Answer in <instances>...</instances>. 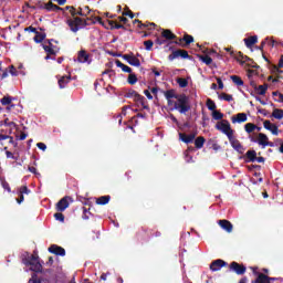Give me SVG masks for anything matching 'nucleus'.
Masks as SVG:
<instances>
[{"instance_id":"nucleus-1","label":"nucleus","mask_w":283,"mask_h":283,"mask_svg":"<svg viewBox=\"0 0 283 283\" xmlns=\"http://www.w3.org/2000/svg\"><path fill=\"white\" fill-rule=\"evenodd\" d=\"M71 15L73 19H69L66 21L71 32H78L81 29L86 28V25H90L91 23H94V21L87 19H83L80 17H76V9L73 7L71 8Z\"/></svg>"},{"instance_id":"nucleus-2","label":"nucleus","mask_w":283,"mask_h":283,"mask_svg":"<svg viewBox=\"0 0 283 283\" xmlns=\"http://www.w3.org/2000/svg\"><path fill=\"white\" fill-rule=\"evenodd\" d=\"M22 262L25 266H30V271H33V273H52V270L43 271V264H41L39 255L36 254H31L30 256L24 258Z\"/></svg>"},{"instance_id":"nucleus-3","label":"nucleus","mask_w":283,"mask_h":283,"mask_svg":"<svg viewBox=\"0 0 283 283\" xmlns=\"http://www.w3.org/2000/svg\"><path fill=\"white\" fill-rule=\"evenodd\" d=\"M175 109H178L179 114H187L191 109L189 105V97L185 94H180L175 103Z\"/></svg>"},{"instance_id":"nucleus-4","label":"nucleus","mask_w":283,"mask_h":283,"mask_svg":"<svg viewBox=\"0 0 283 283\" xmlns=\"http://www.w3.org/2000/svg\"><path fill=\"white\" fill-rule=\"evenodd\" d=\"M216 129L222 132V134H224L228 138H231V136H233V129H231V124L227 119L218 122L216 124Z\"/></svg>"},{"instance_id":"nucleus-5","label":"nucleus","mask_w":283,"mask_h":283,"mask_svg":"<svg viewBox=\"0 0 283 283\" xmlns=\"http://www.w3.org/2000/svg\"><path fill=\"white\" fill-rule=\"evenodd\" d=\"M169 50L172 52H171V54L168 55V61H176V59L191 60L189 52H187L186 50H182V49L174 50V46H169Z\"/></svg>"},{"instance_id":"nucleus-6","label":"nucleus","mask_w":283,"mask_h":283,"mask_svg":"<svg viewBox=\"0 0 283 283\" xmlns=\"http://www.w3.org/2000/svg\"><path fill=\"white\" fill-rule=\"evenodd\" d=\"M125 98H134L135 103H139L144 106V109H147V106H145V96L138 94L135 90H129L125 94Z\"/></svg>"},{"instance_id":"nucleus-7","label":"nucleus","mask_w":283,"mask_h":283,"mask_svg":"<svg viewBox=\"0 0 283 283\" xmlns=\"http://www.w3.org/2000/svg\"><path fill=\"white\" fill-rule=\"evenodd\" d=\"M102 25L106 30H127V27H125V24L117 23L116 21H113V20H104L102 22Z\"/></svg>"},{"instance_id":"nucleus-8","label":"nucleus","mask_w":283,"mask_h":283,"mask_svg":"<svg viewBox=\"0 0 283 283\" xmlns=\"http://www.w3.org/2000/svg\"><path fill=\"white\" fill-rule=\"evenodd\" d=\"M229 270L235 273L237 275H244V273H247V266L235 261L230 263Z\"/></svg>"},{"instance_id":"nucleus-9","label":"nucleus","mask_w":283,"mask_h":283,"mask_svg":"<svg viewBox=\"0 0 283 283\" xmlns=\"http://www.w3.org/2000/svg\"><path fill=\"white\" fill-rule=\"evenodd\" d=\"M52 41L54 40H48L49 44H43V50L46 52L45 60L48 61L50 56H56V46L52 44Z\"/></svg>"},{"instance_id":"nucleus-10","label":"nucleus","mask_w":283,"mask_h":283,"mask_svg":"<svg viewBox=\"0 0 283 283\" xmlns=\"http://www.w3.org/2000/svg\"><path fill=\"white\" fill-rule=\"evenodd\" d=\"M228 139H229L231 147H233L235 149V151H238V154H244V146H242L240 140H238L235 137H233V135L230 136Z\"/></svg>"},{"instance_id":"nucleus-11","label":"nucleus","mask_w":283,"mask_h":283,"mask_svg":"<svg viewBox=\"0 0 283 283\" xmlns=\"http://www.w3.org/2000/svg\"><path fill=\"white\" fill-rule=\"evenodd\" d=\"M227 261L222 259H217L210 263V271L216 272L220 271L222 268L227 266Z\"/></svg>"},{"instance_id":"nucleus-12","label":"nucleus","mask_w":283,"mask_h":283,"mask_svg":"<svg viewBox=\"0 0 283 283\" xmlns=\"http://www.w3.org/2000/svg\"><path fill=\"white\" fill-rule=\"evenodd\" d=\"M230 56H232L233 59H235V61H238V63H240L241 65H244V63L247 61H251V57L244 55L242 52H230Z\"/></svg>"},{"instance_id":"nucleus-13","label":"nucleus","mask_w":283,"mask_h":283,"mask_svg":"<svg viewBox=\"0 0 283 283\" xmlns=\"http://www.w3.org/2000/svg\"><path fill=\"white\" fill-rule=\"evenodd\" d=\"M70 200L71 197H64L62 198L57 203H56V211H60L62 213V211H65V209H67V207H70Z\"/></svg>"},{"instance_id":"nucleus-14","label":"nucleus","mask_w":283,"mask_h":283,"mask_svg":"<svg viewBox=\"0 0 283 283\" xmlns=\"http://www.w3.org/2000/svg\"><path fill=\"white\" fill-rule=\"evenodd\" d=\"M264 129H268V132H271L273 136H277L280 134V130L277 129V125L271 123V120L266 119L263 122Z\"/></svg>"},{"instance_id":"nucleus-15","label":"nucleus","mask_w":283,"mask_h":283,"mask_svg":"<svg viewBox=\"0 0 283 283\" xmlns=\"http://www.w3.org/2000/svg\"><path fill=\"white\" fill-rule=\"evenodd\" d=\"M77 61H78V63H87L88 65H90V63H92L90 53H87V51H85V50H81L77 53Z\"/></svg>"},{"instance_id":"nucleus-16","label":"nucleus","mask_w":283,"mask_h":283,"mask_svg":"<svg viewBox=\"0 0 283 283\" xmlns=\"http://www.w3.org/2000/svg\"><path fill=\"white\" fill-rule=\"evenodd\" d=\"M49 253H53V255H61V258H65V250L63 249V247L56 244H52L49 248Z\"/></svg>"},{"instance_id":"nucleus-17","label":"nucleus","mask_w":283,"mask_h":283,"mask_svg":"<svg viewBox=\"0 0 283 283\" xmlns=\"http://www.w3.org/2000/svg\"><path fill=\"white\" fill-rule=\"evenodd\" d=\"M218 224L223 229V231H227V233H231L233 231V223L227 219L219 220Z\"/></svg>"},{"instance_id":"nucleus-18","label":"nucleus","mask_w":283,"mask_h":283,"mask_svg":"<svg viewBox=\"0 0 283 283\" xmlns=\"http://www.w3.org/2000/svg\"><path fill=\"white\" fill-rule=\"evenodd\" d=\"M179 138L182 140V143H186V145H190V143H193L196 140V133L191 134H185V133H179Z\"/></svg>"},{"instance_id":"nucleus-19","label":"nucleus","mask_w":283,"mask_h":283,"mask_svg":"<svg viewBox=\"0 0 283 283\" xmlns=\"http://www.w3.org/2000/svg\"><path fill=\"white\" fill-rule=\"evenodd\" d=\"M271 282H275V277H271L266 274H259V277L251 281V283H271Z\"/></svg>"},{"instance_id":"nucleus-20","label":"nucleus","mask_w":283,"mask_h":283,"mask_svg":"<svg viewBox=\"0 0 283 283\" xmlns=\"http://www.w3.org/2000/svg\"><path fill=\"white\" fill-rule=\"evenodd\" d=\"M161 38L165 39L166 41H174L178 39V36H176V34H174V32H171V30L169 29H164L161 31Z\"/></svg>"},{"instance_id":"nucleus-21","label":"nucleus","mask_w":283,"mask_h":283,"mask_svg":"<svg viewBox=\"0 0 283 283\" xmlns=\"http://www.w3.org/2000/svg\"><path fill=\"white\" fill-rule=\"evenodd\" d=\"M244 158L245 163H255V160H258V153L255 150H248Z\"/></svg>"},{"instance_id":"nucleus-22","label":"nucleus","mask_w":283,"mask_h":283,"mask_svg":"<svg viewBox=\"0 0 283 283\" xmlns=\"http://www.w3.org/2000/svg\"><path fill=\"white\" fill-rule=\"evenodd\" d=\"M71 81H72V75H64V76H62L57 81L60 90H65V87H67V83H70Z\"/></svg>"},{"instance_id":"nucleus-23","label":"nucleus","mask_w":283,"mask_h":283,"mask_svg":"<svg viewBox=\"0 0 283 283\" xmlns=\"http://www.w3.org/2000/svg\"><path fill=\"white\" fill-rule=\"evenodd\" d=\"M247 113H239V114H237V116H232L231 117V122L233 123V124H235V123H247Z\"/></svg>"},{"instance_id":"nucleus-24","label":"nucleus","mask_w":283,"mask_h":283,"mask_svg":"<svg viewBox=\"0 0 283 283\" xmlns=\"http://www.w3.org/2000/svg\"><path fill=\"white\" fill-rule=\"evenodd\" d=\"M243 41L247 48H251L255 45V43H258V35H251L249 38H245Z\"/></svg>"},{"instance_id":"nucleus-25","label":"nucleus","mask_w":283,"mask_h":283,"mask_svg":"<svg viewBox=\"0 0 283 283\" xmlns=\"http://www.w3.org/2000/svg\"><path fill=\"white\" fill-rule=\"evenodd\" d=\"M44 10H46L48 12H56L59 10H63V8L52 3V2H48L44 4Z\"/></svg>"},{"instance_id":"nucleus-26","label":"nucleus","mask_w":283,"mask_h":283,"mask_svg":"<svg viewBox=\"0 0 283 283\" xmlns=\"http://www.w3.org/2000/svg\"><path fill=\"white\" fill-rule=\"evenodd\" d=\"M109 200H112V197L109 195L107 196H102L99 198H96V205H99V206H105V205H108L109 203Z\"/></svg>"},{"instance_id":"nucleus-27","label":"nucleus","mask_w":283,"mask_h":283,"mask_svg":"<svg viewBox=\"0 0 283 283\" xmlns=\"http://www.w3.org/2000/svg\"><path fill=\"white\" fill-rule=\"evenodd\" d=\"M182 41L185 43L181 44V48H187V45H191V43H193V35H190L189 33H185L182 36Z\"/></svg>"},{"instance_id":"nucleus-28","label":"nucleus","mask_w":283,"mask_h":283,"mask_svg":"<svg viewBox=\"0 0 283 283\" xmlns=\"http://www.w3.org/2000/svg\"><path fill=\"white\" fill-rule=\"evenodd\" d=\"M205 143H207V139L202 136H199L195 139V147L196 149H202L205 147Z\"/></svg>"},{"instance_id":"nucleus-29","label":"nucleus","mask_w":283,"mask_h":283,"mask_svg":"<svg viewBox=\"0 0 283 283\" xmlns=\"http://www.w3.org/2000/svg\"><path fill=\"white\" fill-rule=\"evenodd\" d=\"M115 64L120 67L122 72H126V74H132V67H129L128 65L123 64V62H120V60H116Z\"/></svg>"},{"instance_id":"nucleus-30","label":"nucleus","mask_w":283,"mask_h":283,"mask_svg":"<svg viewBox=\"0 0 283 283\" xmlns=\"http://www.w3.org/2000/svg\"><path fill=\"white\" fill-rule=\"evenodd\" d=\"M268 142H269V136H266V134L260 133L258 144L262 145V147H266Z\"/></svg>"},{"instance_id":"nucleus-31","label":"nucleus","mask_w":283,"mask_h":283,"mask_svg":"<svg viewBox=\"0 0 283 283\" xmlns=\"http://www.w3.org/2000/svg\"><path fill=\"white\" fill-rule=\"evenodd\" d=\"M272 117L276 118V120H282L283 109L282 108H274L273 112H272Z\"/></svg>"},{"instance_id":"nucleus-32","label":"nucleus","mask_w":283,"mask_h":283,"mask_svg":"<svg viewBox=\"0 0 283 283\" xmlns=\"http://www.w3.org/2000/svg\"><path fill=\"white\" fill-rule=\"evenodd\" d=\"M179 95L176 94V91L168 90L165 92V97L168 99V103H171V98H178Z\"/></svg>"},{"instance_id":"nucleus-33","label":"nucleus","mask_w":283,"mask_h":283,"mask_svg":"<svg viewBox=\"0 0 283 283\" xmlns=\"http://www.w3.org/2000/svg\"><path fill=\"white\" fill-rule=\"evenodd\" d=\"M230 78L234 83V85H238V87H242V85H244V81H242V77L238 75H231Z\"/></svg>"},{"instance_id":"nucleus-34","label":"nucleus","mask_w":283,"mask_h":283,"mask_svg":"<svg viewBox=\"0 0 283 283\" xmlns=\"http://www.w3.org/2000/svg\"><path fill=\"white\" fill-rule=\"evenodd\" d=\"M199 61H202V63H205L206 65H211V63H213V59H211V56L209 55H198Z\"/></svg>"},{"instance_id":"nucleus-35","label":"nucleus","mask_w":283,"mask_h":283,"mask_svg":"<svg viewBox=\"0 0 283 283\" xmlns=\"http://www.w3.org/2000/svg\"><path fill=\"white\" fill-rule=\"evenodd\" d=\"M29 283H50L46 279H36V274H32V277L29 280Z\"/></svg>"},{"instance_id":"nucleus-36","label":"nucleus","mask_w":283,"mask_h":283,"mask_svg":"<svg viewBox=\"0 0 283 283\" xmlns=\"http://www.w3.org/2000/svg\"><path fill=\"white\" fill-rule=\"evenodd\" d=\"M33 40L35 41V43H43V41L45 40V33H41V32L36 31Z\"/></svg>"},{"instance_id":"nucleus-37","label":"nucleus","mask_w":283,"mask_h":283,"mask_svg":"<svg viewBox=\"0 0 283 283\" xmlns=\"http://www.w3.org/2000/svg\"><path fill=\"white\" fill-rule=\"evenodd\" d=\"M206 105H207V107L210 112H216L217 111L218 106H216V102H213V99L208 98L207 102H206Z\"/></svg>"},{"instance_id":"nucleus-38","label":"nucleus","mask_w":283,"mask_h":283,"mask_svg":"<svg viewBox=\"0 0 283 283\" xmlns=\"http://www.w3.org/2000/svg\"><path fill=\"white\" fill-rule=\"evenodd\" d=\"M256 128H258V126L253 123H248L244 125V129H245L247 134H252V132H255Z\"/></svg>"},{"instance_id":"nucleus-39","label":"nucleus","mask_w":283,"mask_h":283,"mask_svg":"<svg viewBox=\"0 0 283 283\" xmlns=\"http://www.w3.org/2000/svg\"><path fill=\"white\" fill-rule=\"evenodd\" d=\"M0 182L3 189H6V191H8V193H10L12 191V189L10 188V184H8L6 181V177H0Z\"/></svg>"},{"instance_id":"nucleus-40","label":"nucleus","mask_w":283,"mask_h":283,"mask_svg":"<svg viewBox=\"0 0 283 283\" xmlns=\"http://www.w3.org/2000/svg\"><path fill=\"white\" fill-rule=\"evenodd\" d=\"M281 67H283V55H281L279 60V64L273 66V72H277V74H282V70H280Z\"/></svg>"},{"instance_id":"nucleus-41","label":"nucleus","mask_w":283,"mask_h":283,"mask_svg":"<svg viewBox=\"0 0 283 283\" xmlns=\"http://www.w3.org/2000/svg\"><path fill=\"white\" fill-rule=\"evenodd\" d=\"M129 65H133L134 67H140V60L133 55L130 57V61L128 62Z\"/></svg>"},{"instance_id":"nucleus-42","label":"nucleus","mask_w":283,"mask_h":283,"mask_svg":"<svg viewBox=\"0 0 283 283\" xmlns=\"http://www.w3.org/2000/svg\"><path fill=\"white\" fill-rule=\"evenodd\" d=\"M256 90L259 91L260 96H264L269 90V84L259 85L256 86Z\"/></svg>"},{"instance_id":"nucleus-43","label":"nucleus","mask_w":283,"mask_h":283,"mask_svg":"<svg viewBox=\"0 0 283 283\" xmlns=\"http://www.w3.org/2000/svg\"><path fill=\"white\" fill-rule=\"evenodd\" d=\"M219 98L221 101H227L228 103H231V101H233V95L227 94V93H221L219 95Z\"/></svg>"},{"instance_id":"nucleus-44","label":"nucleus","mask_w":283,"mask_h":283,"mask_svg":"<svg viewBox=\"0 0 283 283\" xmlns=\"http://www.w3.org/2000/svg\"><path fill=\"white\" fill-rule=\"evenodd\" d=\"M1 105H12V97L11 96H4L0 99Z\"/></svg>"},{"instance_id":"nucleus-45","label":"nucleus","mask_w":283,"mask_h":283,"mask_svg":"<svg viewBox=\"0 0 283 283\" xmlns=\"http://www.w3.org/2000/svg\"><path fill=\"white\" fill-rule=\"evenodd\" d=\"M212 118L214 120H222L224 118V114H222L220 111L212 112Z\"/></svg>"},{"instance_id":"nucleus-46","label":"nucleus","mask_w":283,"mask_h":283,"mask_svg":"<svg viewBox=\"0 0 283 283\" xmlns=\"http://www.w3.org/2000/svg\"><path fill=\"white\" fill-rule=\"evenodd\" d=\"M128 83L129 85H136V83H138V77L136 76V74H129L128 75Z\"/></svg>"},{"instance_id":"nucleus-47","label":"nucleus","mask_w":283,"mask_h":283,"mask_svg":"<svg viewBox=\"0 0 283 283\" xmlns=\"http://www.w3.org/2000/svg\"><path fill=\"white\" fill-rule=\"evenodd\" d=\"M177 83H178L179 87H187V85H189V81H187V78H182V77H179L177 80Z\"/></svg>"},{"instance_id":"nucleus-48","label":"nucleus","mask_w":283,"mask_h":283,"mask_svg":"<svg viewBox=\"0 0 283 283\" xmlns=\"http://www.w3.org/2000/svg\"><path fill=\"white\" fill-rule=\"evenodd\" d=\"M144 45L147 52H151V49L154 48V41L151 40L144 41Z\"/></svg>"},{"instance_id":"nucleus-49","label":"nucleus","mask_w":283,"mask_h":283,"mask_svg":"<svg viewBox=\"0 0 283 283\" xmlns=\"http://www.w3.org/2000/svg\"><path fill=\"white\" fill-rule=\"evenodd\" d=\"M55 220H59V222H65V216L62 212H57L54 214Z\"/></svg>"},{"instance_id":"nucleus-50","label":"nucleus","mask_w":283,"mask_h":283,"mask_svg":"<svg viewBox=\"0 0 283 283\" xmlns=\"http://www.w3.org/2000/svg\"><path fill=\"white\" fill-rule=\"evenodd\" d=\"M19 193H21L23 196V193H25L27 196L30 193V189L28 188V186H22L19 189Z\"/></svg>"},{"instance_id":"nucleus-51","label":"nucleus","mask_w":283,"mask_h":283,"mask_svg":"<svg viewBox=\"0 0 283 283\" xmlns=\"http://www.w3.org/2000/svg\"><path fill=\"white\" fill-rule=\"evenodd\" d=\"M123 17H129V19H134V17H136V14H134V12H132V10L128 11H124Z\"/></svg>"},{"instance_id":"nucleus-52","label":"nucleus","mask_w":283,"mask_h":283,"mask_svg":"<svg viewBox=\"0 0 283 283\" xmlns=\"http://www.w3.org/2000/svg\"><path fill=\"white\" fill-rule=\"evenodd\" d=\"M250 269H251L253 275H256V277H260V275H264V273L258 272V268H255V266H251Z\"/></svg>"},{"instance_id":"nucleus-53","label":"nucleus","mask_w":283,"mask_h":283,"mask_svg":"<svg viewBox=\"0 0 283 283\" xmlns=\"http://www.w3.org/2000/svg\"><path fill=\"white\" fill-rule=\"evenodd\" d=\"M6 156H7V158H12V160H19V157L14 156V154H12V151L7 150Z\"/></svg>"},{"instance_id":"nucleus-54","label":"nucleus","mask_w":283,"mask_h":283,"mask_svg":"<svg viewBox=\"0 0 283 283\" xmlns=\"http://www.w3.org/2000/svg\"><path fill=\"white\" fill-rule=\"evenodd\" d=\"M90 211H87V208H83V216H82V218H83V220H90Z\"/></svg>"},{"instance_id":"nucleus-55","label":"nucleus","mask_w":283,"mask_h":283,"mask_svg":"<svg viewBox=\"0 0 283 283\" xmlns=\"http://www.w3.org/2000/svg\"><path fill=\"white\" fill-rule=\"evenodd\" d=\"M266 41L270 48H275V45H277V41H275L273 38H271L270 40L268 39Z\"/></svg>"},{"instance_id":"nucleus-56","label":"nucleus","mask_w":283,"mask_h":283,"mask_svg":"<svg viewBox=\"0 0 283 283\" xmlns=\"http://www.w3.org/2000/svg\"><path fill=\"white\" fill-rule=\"evenodd\" d=\"M155 43H157V45H165V43H167V40H165L163 38H157L155 40Z\"/></svg>"},{"instance_id":"nucleus-57","label":"nucleus","mask_w":283,"mask_h":283,"mask_svg":"<svg viewBox=\"0 0 283 283\" xmlns=\"http://www.w3.org/2000/svg\"><path fill=\"white\" fill-rule=\"evenodd\" d=\"M144 94L148 98V101H154V95H151V92H149V90H145Z\"/></svg>"},{"instance_id":"nucleus-58","label":"nucleus","mask_w":283,"mask_h":283,"mask_svg":"<svg viewBox=\"0 0 283 283\" xmlns=\"http://www.w3.org/2000/svg\"><path fill=\"white\" fill-rule=\"evenodd\" d=\"M133 56H134V53H132V54H124V55H122V59H124V61H127V63H129V61H132Z\"/></svg>"},{"instance_id":"nucleus-59","label":"nucleus","mask_w":283,"mask_h":283,"mask_svg":"<svg viewBox=\"0 0 283 283\" xmlns=\"http://www.w3.org/2000/svg\"><path fill=\"white\" fill-rule=\"evenodd\" d=\"M133 56H134V53H132V54H124V55H122V59H124V61H127V63H129V61H132Z\"/></svg>"},{"instance_id":"nucleus-60","label":"nucleus","mask_w":283,"mask_h":283,"mask_svg":"<svg viewBox=\"0 0 283 283\" xmlns=\"http://www.w3.org/2000/svg\"><path fill=\"white\" fill-rule=\"evenodd\" d=\"M217 83L219 90H224V83H222V78L217 77Z\"/></svg>"},{"instance_id":"nucleus-61","label":"nucleus","mask_w":283,"mask_h":283,"mask_svg":"<svg viewBox=\"0 0 283 283\" xmlns=\"http://www.w3.org/2000/svg\"><path fill=\"white\" fill-rule=\"evenodd\" d=\"M36 147L39 149H41L42 151H45V149H48V146L44 144V143H38L36 144Z\"/></svg>"},{"instance_id":"nucleus-62","label":"nucleus","mask_w":283,"mask_h":283,"mask_svg":"<svg viewBox=\"0 0 283 283\" xmlns=\"http://www.w3.org/2000/svg\"><path fill=\"white\" fill-rule=\"evenodd\" d=\"M17 140H25L28 138V135L25 133H21L20 136L15 137Z\"/></svg>"},{"instance_id":"nucleus-63","label":"nucleus","mask_w":283,"mask_h":283,"mask_svg":"<svg viewBox=\"0 0 283 283\" xmlns=\"http://www.w3.org/2000/svg\"><path fill=\"white\" fill-rule=\"evenodd\" d=\"M245 63H248V65H250L251 67H254V69L260 67V65H258L256 63H254L253 60L247 61Z\"/></svg>"},{"instance_id":"nucleus-64","label":"nucleus","mask_w":283,"mask_h":283,"mask_svg":"<svg viewBox=\"0 0 283 283\" xmlns=\"http://www.w3.org/2000/svg\"><path fill=\"white\" fill-rule=\"evenodd\" d=\"M11 76H17V69L14 66H10V70H9Z\"/></svg>"}]
</instances>
